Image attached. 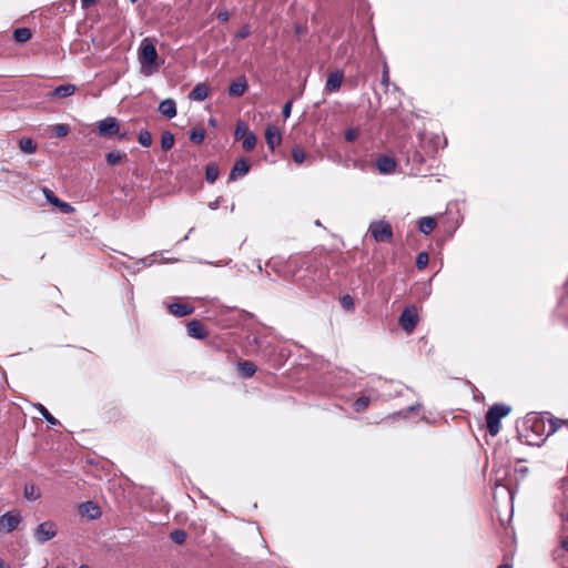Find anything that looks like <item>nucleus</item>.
I'll return each instance as SVG.
<instances>
[{"mask_svg": "<svg viewBox=\"0 0 568 568\" xmlns=\"http://www.w3.org/2000/svg\"><path fill=\"white\" fill-rule=\"evenodd\" d=\"M205 139V130L203 128H194L190 132V140L195 143H202Z\"/></svg>", "mask_w": 568, "mask_h": 568, "instance_id": "31", "label": "nucleus"}, {"mask_svg": "<svg viewBox=\"0 0 568 568\" xmlns=\"http://www.w3.org/2000/svg\"><path fill=\"white\" fill-rule=\"evenodd\" d=\"M561 546H562V548H564L565 550H567V551H568V537H567V538H565V539L561 541Z\"/></svg>", "mask_w": 568, "mask_h": 568, "instance_id": "50", "label": "nucleus"}, {"mask_svg": "<svg viewBox=\"0 0 568 568\" xmlns=\"http://www.w3.org/2000/svg\"><path fill=\"white\" fill-rule=\"evenodd\" d=\"M435 227L436 221L432 216H424L418 221V229L423 234H429Z\"/></svg>", "mask_w": 568, "mask_h": 568, "instance_id": "22", "label": "nucleus"}, {"mask_svg": "<svg viewBox=\"0 0 568 568\" xmlns=\"http://www.w3.org/2000/svg\"><path fill=\"white\" fill-rule=\"evenodd\" d=\"M417 321L418 316L414 307H406L399 316L402 328L408 333L415 328Z\"/></svg>", "mask_w": 568, "mask_h": 568, "instance_id": "8", "label": "nucleus"}, {"mask_svg": "<svg viewBox=\"0 0 568 568\" xmlns=\"http://www.w3.org/2000/svg\"><path fill=\"white\" fill-rule=\"evenodd\" d=\"M158 59V52L153 43L143 41L140 48V57L139 61L141 64V69L145 74H152L153 71L158 70L155 65V61Z\"/></svg>", "mask_w": 568, "mask_h": 568, "instance_id": "3", "label": "nucleus"}, {"mask_svg": "<svg viewBox=\"0 0 568 568\" xmlns=\"http://www.w3.org/2000/svg\"><path fill=\"white\" fill-rule=\"evenodd\" d=\"M256 144V135L253 132H248L246 136L243 138V149L246 151H251L254 149Z\"/></svg>", "mask_w": 568, "mask_h": 568, "instance_id": "34", "label": "nucleus"}, {"mask_svg": "<svg viewBox=\"0 0 568 568\" xmlns=\"http://www.w3.org/2000/svg\"><path fill=\"white\" fill-rule=\"evenodd\" d=\"M566 520H568V514H567Z\"/></svg>", "mask_w": 568, "mask_h": 568, "instance_id": "59", "label": "nucleus"}, {"mask_svg": "<svg viewBox=\"0 0 568 568\" xmlns=\"http://www.w3.org/2000/svg\"><path fill=\"white\" fill-rule=\"evenodd\" d=\"M131 3H135L138 0H129Z\"/></svg>", "mask_w": 568, "mask_h": 568, "instance_id": "58", "label": "nucleus"}, {"mask_svg": "<svg viewBox=\"0 0 568 568\" xmlns=\"http://www.w3.org/2000/svg\"><path fill=\"white\" fill-rule=\"evenodd\" d=\"M19 148L27 154H32L37 150V143L31 138H23L19 141Z\"/></svg>", "mask_w": 568, "mask_h": 568, "instance_id": "26", "label": "nucleus"}, {"mask_svg": "<svg viewBox=\"0 0 568 568\" xmlns=\"http://www.w3.org/2000/svg\"><path fill=\"white\" fill-rule=\"evenodd\" d=\"M209 95V88L205 83H197L190 92V99L194 101H204Z\"/></svg>", "mask_w": 568, "mask_h": 568, "instance_id": "21", "label": "nucleus"}, {"mask_svg": "<svg viewBox=\"0 0 568 568\" xmlns=\"http://www.w3.org/2000/svg\"><path fill=\"white\" fill-rule=\"evenodd\" d=\"M419 408H420V404L417 403V404L408 406L406 409H403L400 412L394 413L390 417L393 419L407 418L409 413L415 412V410H417Z\"/></svg>", "mask_w": 568, "mask_h": 568, "instance_id": "32", "label": "nucleus"}, {"mask_svg": "<svg viewBox=\"0 0 568 568\" xmlns=\"http://www.w3.org/2000/svg\"><path fill=\"white\" fill-rule=\"evenodd\" d=\"M265 140L268 149L274 151L282 143L280 129L274 124H268L265 129Z\"/></svg>", "mask_w": 568, "mask_h": 568, "instance_id": "11", "label": "nucleus"}, {"mask_svg": "<svg viewBox=\"0 0 568 568\" xmlns=\"http://www.w3.org/2000/svg\"><path fill=\"white\" fill-rule=\"evenodd\" d=\"M158 110L163 116L173 119L176 115V103L173 99L168 98L160 102Z\"/></svg>", "mask_w": 568, "mask_h": 568, "instance_id": "17", "label": "nucleus"}, {"mask_svg": "<svg viewBox=\"0 0 568 568\" xmlns=\"http://www.w3.org/2000/svg\"><path fill=\"white\" fill-rule=\"evenodd\" d=\"M369 403H371V398H369V397H367V396H362V397L357 398V399L354 402L353 407H354V409H355L356 412H358V413H359V412L365 410V409L368 407Z\"/></svg>", "mask_w": 568, "mask_h": 568, "instance_id": "35", "label": "nucleus"}, {"mask_svg": "<svg viewBox=\"0 0 568 568\" xmlns=\"http://www.w3.org/2000/svg\"><path fill=\"white\" fill-rule=\"evenodd\" d=\"M297 264L294 261H284L282 258H271L265 264V275L270 281H275L274 273L278 277L291 278L295 275Z\"/></svg>", "mask_w": 568, "mask_h": 568, "instance_id": "1", "label": "nucleus"}, {"mask_svg": "<svg viewBox=\"0 0 568 568\" xmlns=\"http://www.w3.org/2000/svg\"><path fill=\"white\" fill-rule=\"evenodd\" d=\"M32 33L29 28H18L13 32V37L18 42H26L31 38Z\"/></svg>", "mask_w": 568, "mask_h": 568, "instance_id": "29", "label": "nucleus"}, {"mask_svg": "<svg viewBox=\"0 0 568 568\" xmlns=\"http://www.w3.org/2000/svg\"><path fill=\"white\" fill-rule=\"evenodd\" d=\"M510 413V407L505 404H495L486 413V427L491 436H496L500 430V419Z\"/></svg>", "mask_w": 568, "mask_h": 568, "instance_id": "2", "label": "nucleus"}, {"mask_svg": "<svg viewBox=\"0 0 568 568\" xmlns=\"http://www.w3.org/2000/svg\"><path fill=\"white\" fill-rule=\"evenodd\" d=\"M291 112H292V101H288V102H286V103L283 105V110H282L283 116H284L285 119L290 118Z\"/></svg>", "mask_w": 568, "mask_h": 568, "instance_id": "45", "label": "nucleus"}, {"mask_svg": "<svg viewBox=\"0 0 568 568\" xmlns=\"http://www.w3.org/2000/svg\"><path fill=\"white\" fill-rule=\"evenodd\" d=\"M498 568H511V566L508 564H504V565H500Z\"/></svg>", "mask_w": 568, "mask_h": 568, "instance_id": "53", "label": "nucleus"}, {"mask_svg": "<svg viewBox=\"0 0 568 568\" xmlns=\"http://www.w3.org/2000/svg\"><path fill=\"white\" fill-rule=\"evenodd\" d=\"M70 131V128L68 124H57L54 125L53 128V134L57 136V138H63Z\"/></svg>", "mask_w": 568, "mask_h": 568, "instance_id": "40", "label": "nucleus"}, {"mask_svg": "<svg viewBox=\"0 0 568 568\" xmlns=\"http://www.w3.org/2000/svg\"><path fill=\"white\" fill-rule=\"evenodd\" d=\"M194 306L191 304L171 303L168 304V311L175 317H183L191 315L194 312Z\"/></svg>", "mask_w": 568, "mask_h": 568, "instance_id": "15", "label": "nucleus"}, {"mask_svg": "<svg viewBox=\"0 0 568 568\" xmlns=\"http://www.w3.org/2000/svg\"><path fill=\"white\" fill-rule=\"evenodd\" d=\"M21 523V516L18 513L8 511L0 517V528L4 532L13 531Z\"/></svg>", "mask_w": 568, "mask_h": 568, "instance_id": "9", "label": "nucleus"}, {"mask_svg": "<svg viewBox=\"0 0 568 568\" xmlns=\"http://www.w3.org/2000/svg\"><path fill=\"white\" fill-rule=\"evenodd\" d=\"M58 529L57 525L51 521L47 520L41 523L34 530V538L39 544H45L52 538L57 536Z\"/></svg>", "mask_w": 568, "mask_h": 568, "instance_id": "5", "label": "nucleus"}, {"mask_svg": "<svg viewBox=\"0 0 568 568\" xmlns=\"http://www.w3.org/2000/svg\"><path fill=\"white\" fill-rule=\"evenodd\" d=\"M173 144H174V135L171 132L165 131L161 136L162 150L168 151L173 146Z\"/></svg>", "mask_w": 568, "mask_h": 568, "instance_id": "30", "label": "nucleus"}, {"mask_svg": "<svg viewBox=\"0 0 568 568\" xmlns=\"http://www.w3.org/2000/svg\"><path fill=\"white\" fill-rule=\"evenodd\" d=\"M257 268H258V271H260V272H262V271H263V267H262V265H261V263H260V262H258V264H257Z\"/></svg>", "mask_w": 568, "mask_h": 568, "instance_id": "54", "label": "nucleus"}, {"mask_svg": "<svg viewBox=\"0 0 568 568\" xmlns=\"http://www.w3.org/2000/svg\"><path fill=\"white\" fill-rule=\"evenodd\" d=\"M376 166L382 174H390L396 169V162L393 158L383 155L376 160Z\"/></svg>", "mask_w": 568, "mask_h": 568, "instance_id": "16", "label": "nucleus"}, {"mask_svg": "<svg viewBox=\"0 0 568 568\" xmlns=\"http://www.w3.org/2000/svg\"><path fill=\"white\" fill-rule=\"evenodd\" d=\"M389 83V73H388V67L387 64L385 63L384 64V69H383V72H382V84L387 87Z\"/></svg>", "mask_w": 568, "mask_h": 568, "instance_id": "44", "label": "nucleus"}, {"mask_svg": "<svg viewBox=\"0 0 568 568\" xmlns=\"http://www.w3.org/2000/svg\"><path fill=\"white\" fill-rule=\"evenodd\" d=\"M292 158L295 163L302 164L306 159V153L301 148L296 146L292 150Z\"/></svg>", "mask_w": 568, "mask_h": 568, "instance_id": "37", "label": "nucleus"}, {"mask_svg": "<svg viewBox=\"0 0 568 568\" xmlns=\"http://www.w3.org/2000/svg\"><path fill=\"white\" fill-rule=\"evenodd\" d=\"M43 194L47 201L59 207L60 211L64 214H70L74 211L73 206L67 202L61 201L59 197L55 196L54 192L48 187H43Z\"/></svg>", "mask_w": 568, "mask_h": 568, "instance_id": "10", "label": "nucleus"}, {"mask_svg": "<svg viewBox=\"0 0 568 568\" xmlns=\"http://www.w3.org/2000/svg\"><path fill=\"white\" fill-rule=\"evenodd\" d=\"M251 34V28L248 24L242 26L235 33L236 39H245Z\"/></svg>", "mask_w": 568, "mask_h": 568, "instance_id": "42", "label": "nucleus"}, {"mask_svg": "<svg viewBox=\"0 0 568 568\" xmlns=\"http://www.w3.org/2000/svg\"><path fill=\"white\" fill-rule=\"evenodd\" d=\"M80 1H81V7L83 9H88L89 7H91L94 3H97L98 0H80Z\"/></svg>", "mask_w": 568, "mask_h": 568, "instance_id": "49", "label": "nucleus"}, {"mask_svg": "<svg viewBox=\"0 0 568 568\" xmlns=\"http://www.w3.org/2000/svg\"><path fill=\"white\" fill-rule=\"evenodd\" d=\"M23 496L26 499L34 501L41 497V493L34 484H27L23 489Z\"/></svg>", "mask_w": 568, "mask_h": 568, "instance_id": "24", "label": "nucleus"}, {"mask_svg": "<svg viewBox=\"0 0 568 568\" xmlns=\"http://www.w3.org/2000/svg\"><path fill=\"white\" fill-rule=\"evenodd\" d=\"M209 123H210L212 126H215V125L217 124V121H216L215 119L211 118V119L209 120Z\"/></svg>", "mask_w": 568, "mask_h": 568, "instance_id": "51", "label": "nucleus"}, {"mask_svg": "<svg viewBox=\"0 0 568 568\" xmlns=\"http://www.w3.org/2000/svg\"><path fill=\"white\" fill-rule=\"evenodd\" d=\"M549 417L547 415H535L528 417L526 424L531 428L534 433H536L539 437L547 438L550 435H547L548 429V420Z\"/></svg>", "mask_w": 568, "mask_h": 568, "instance_id": "7", "label": "nucleus"}, {"mask_svg": "<svg viewBox=\"0 0 568 568\" xmlns=\"http://www.w3.org/2000/svg\"><path fill=\"white\" fill-rule=\"evenodd\" d=\"M221 196L220 197H216L214 201L210 202L207 204L209 209L211 210H216L219 206H220V203H221Z\"/></svg>", "mask_w": 568, "mask_h": 568, "instance_id": "48", "label": "nucleus"}, {"mask_svg": "<svg viewBox=\"0 0 568 568\" xmlns=\"http://www.w3.org/2000/svg\"><path fill=\"white\" fill-rule=\"evenodd\" d=\"M247 88V82L244 77L237 79V81H234L230 84L229 93L233 97H241L244 94L245 90Z\"/></svg>", "mask_w": 568, "mask_h": 568, "instance_id": "20", "label": "nucleus"}, {"mask_svg": "<svg viewBox=\"0 0 568 568\" xmlns=\"http://www.w3.org/2000/svg\"><path fill=\"white\" fill-rule=\"evenodd\" d=\"M359 135L358 129L349 128L345 131V139L348 142L355 141Z\"/></svg>", "mask_w": 568, "mask_h": 568, "instance_id": "43", "label": "nucleus"}, {"mask_svg": "<svg viewBox=\"0 0 568 568\" xmlns=\"http://www.w3.org/2000/svg\"><path fill=\"white\" fill-rule=\"evenodd\" d=\"M98 132L102 138H112L119 135L120 124L116 118L108 116L98 122Z\"/></svg>", "mask_w": 568, "mask_h": 568, "instance_id": "6", "label": "nucleus"}, {"mask_svg": "<svg viewBox=\"0 0 568 568\" xmlns=\"http://www.w3.org/2000/svg\"><path fill=\"white\" fill-rule=\"evenodd\" d=\"M80 513L90 519H98L101 516L100 507L93 501H85L80 505Z\"/></svg>", "mask_w": 568, "mask_h": 568, "instance_id": "19", "label": "nucleus"}, {"mask_svg": "<svg viewBox=\"0 0 568 568\" xmlns=\"http://www.w3.org/2000/svg\"><path fill=\"white\" fill-rule=\"evenodd\" d=\"M189 336L196 339H204L207 336L205 327L202 322L193 320L186 325Z\"/></svg>", "mask_w": 568, "mask_h": 568, "instance_id": "13", "label": "nucleus"}, {"mask_svg": "<svg viewBox=\"0 0 568 568\" xmlns=\"http://www.w3.org/2000/svg\"><path fill=\"white\" fill-rule=\"evenodd\" d=\"M141 145L150 146L152 143V135L148 130H141L138 135Z\"/></svg>", "mask_w": 568, "mask_h": 568, "instance_id": "36", "label": "nucleus"}, {"mask_svg": "<svg viewBox=\"0 0 568 568\" xmlns=\"http://www.w3.org/2000/svg\"><path fill=\"white\" fill-rule=\"evenodd\" d=\"M315 224H316L317 226H321V222H320L318 220L315 222Z\"/></svg>", "mask_w": 568, "mask_h": 568, "instance_id": "55", "label": "nucleus"}, {"mask_svg": "<svg viewBox=\"0 0 568 568\" xmlns=\"http://www.w3.org/2000/svg\"><path fill=\"white\" fill-rule=\"evenodd\" d=\"M79 568H89L87 565H81Z\"/></svg>", "mask_w": 568, "mask_h": 568, "instance_id": "56", "label": "nucleus"}, {"mask_svg": "<svg viewBox=\"0 0 568 568\" xmlns=\"http://www.w3.org/2000/svg\"><path fill=\"white\" fill-rule=\"evenodd\" d=\"M428 261H429V257H428V254L426 252L418 253V255L416 257V266H417V268H419V270L425 268L427 266V264H428Z\"/></svg>", "mask_w": 568, "mask_h": 568, "instance_id": "39", "label": "nucleus"}, {"mask_svg": "<svg viewBox=\"0 0 568 568\" xmlns=\"http://www.w3.org/2000/svg\"><path fill=\"white\" fill-rule=\"evenodd\" d=\"M77 91V87L71 83L61 84L57 87L53 91H51L48 97L50 98H67L74 94Z\"/></svg>", "mask_w": 568, "mask_h": 568, "instance_id": "18", "label": "nucleus"}, {"mask_svg": "<svg viewBox=\"0 0 568 568\" xmlns=\"http://www.w3.org/2000/svg\"><path fill=\"white\" fill-rule=\"evenodd\" d=\"M170 537L175 544L182 545L186 539V532L182 529H176L171 532Z\"/></svg>", "mask_w": 568, "mask_h": 568, "instance_id": "38", "label": "nucleus"}, {"mask_svg": "<svg viewBox=\"0 0 568 568\" xmlns=\"http://www.w3.org/2000/svg\"><path fill=\"white\" fill-rule=\"evenodd\" d=\"M343 79L344 73L342 70H335L334 72H331L326 79L325 90L327 92H337L341 89Z\"/></svg>", "mask_w": 568, "mask_h": 568, "instance_id": "12", "label": "nucleus"}, {"mask_svg": "<svg viewBox=\"0 0 568 568\" xmlns=\"http://www.w3.org/2000/svg\"><path fill=\"white\" fill-rule=\"evenodd\" d=\"M248 171H250V163L245 159H240L234 163V165L230 172V180L235 181V180L244 176L245 174H247Z\"/></svg>", "mask_w": 568, "mask_h": 568, "instance_id": "14", "label": "nucleus"}, {"mask_svg": "<svg viewBox=\"0 0 568 568\" xmlns=\"http://www.w3.org/2000/svg\"><path fill=\"white\" fill-rule=\"evenodd\" d=\"M248 132H250L248 131V126H247V124L245 122L239 121L236 123L235 132H234V135H235L236 140L243 139L244 136H246V134Z\"/></svg>", "mask_w": 568, "mask_h": 568, "instance_id": "33", "label": "nucleus"}, {"mask_svg": "<svg viewBox=\"0 0 568 568\" xmlns=\"http://www.w3.org/2000/svg\"><path fill=\"white\" fill-rule=\"evenodd\" d=\"M230 211L233 212L234 211V204L230 207Z\"/></svg>", "mask_w": 568, "mask_h": 568, "instance_id": "57", "label": "nucleus"}, {"mask_svg": "<svg viewBox=\"0 0 568 568\" xmlns=\"http://www.w3.org/2000/svg\"><path fill=\"white\" fill-rule=\"evenodd\" d=\"M0 568H8L2 559H0Z\"/></svg>", "mask_w": 568, "mask_h": 568, "instance_id": "52", "label": "nucleus"}, {"mask_svg": "<svg viewBox=\"0 0 568 568\" xmlns=\"http://www.w3.org/2000/svg\"><path fill=\"white\" fill-rule=\"evenodd\" d=\"M547 422H548L547 435H552L562 426L568 427V419H559V418H550L549 417V419Z\"/></svg>", "mask_w": 568, "mask_h": 568, "instance_id": "25", "label": "nucleus"}, {"mask_svg": "<svg viewBox=\"0 0 568 568\" xmlns=\"http://www.w3.org/2000/svg\"><path fill=\"white\" fill-rule=\"evenodd\" d=\"M220 174V170L216 164L212 163L206 165L205 169V179L209 183H214Z\"/></svg>", "mask_w": 568, "mask_h": 568, "instance_id": "27", "label": "nucleus"}, {"mask_svg": "<svg viewBox=\"0 0 568 568\" xmlns=\"http://www.w3.org/2000/svg\"><path fill=\"white\" fill-rule=\"evenodd\" d=\"M124 155L120 152H110L106 154V162L109 165L118 164Z\"/></svg>", "mask_w": 568, "mask_h": 568, "instance_id": "41", "label": "nucleus"}, {"mask_svg": "<svg viewBox=\"0 0 568 568\" xmlns=\"http://www.w3.org/2000/svg\"><path fill=\"white\" fill-rule=\"evenodd\" d=\"M34 407L49 424H59V420L55 417H53L42 404H34Z\"/></svg>", "mask_w": 568, "mask_h": 568, "instance_id": "28", "label": "nucleus"}, {"mask_svg": "<svg viewBox=\"0 0 568 568\" xmlns=\"http://www.w3.org/2000/svg\"><path fill=\"white\" fill-rule=\"evenodd\" d=\"M237 368L240 374L245 378L253 376L254 373L256 372L255 365L248 361L240 362L237 364Z\"/></svg>", "mask_w": 568, "mask_h": 568, "instance_id": "23", "label": "nucleus"}, {"mask_svg": "<svg viewBox=\"0 0 568 568\" xmlns=\"http://www.w3.org/2000/svg\"><path fill=\"white\" fill-rule=\"evenodd\" d=\"M342 304L344 307L346 308H353V298L349 296V295H345L343 298H342Z\"/></svg>", "mask_w": 568, "mask_h": 568, "instance_id": "46", "label": "nucleus"}, {"mask_svg": "<svg viewBox=\"0 0 568 568\" xmlns=\"http://www.w3.org/2000/svg\"><path fill=\"white\" fill-rule=\"evenodd\" d=\"M368 233L375 242H390L393 239V229L386 220H377L371 222Z\"/></svg>", "mask_w": 568, "mask_h": 568, "instance_id": "4", "label": "nucleus"}, {"mask_svg": "<svg viewBox=\"0 0 568 568\" xmlns=\"http://www.w3.org/2000/svg\"><path fill=\"white\" fill-rule=\"evenodd\" d=\"M216 17L223 23L227 22L230 19V14L226 10H222V11L217 12Z\"/></svg>", "mask_w": 568, "mask_h": 568, "instance_id": "47", "label": "nucleus"}]
</instances>
